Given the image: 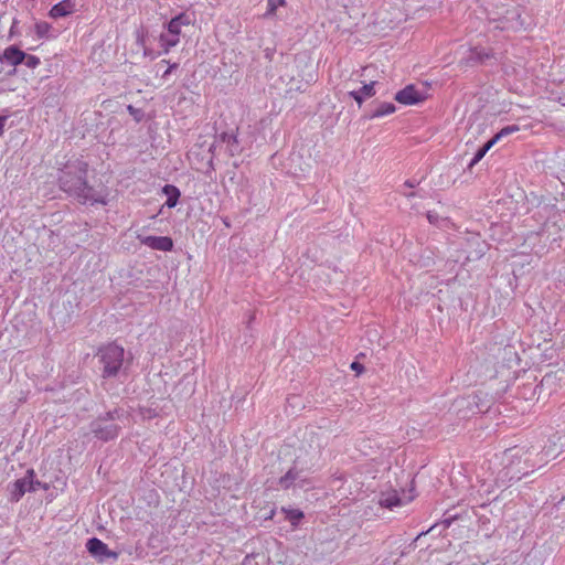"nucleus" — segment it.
Returning <instances> with one entry per match:
<instances>
[{
    "mask_svg": "<svg viewBox=\"0 0 565 565\" xmlns=\"http://www.w3.org/2000/svg\"><path fill=\"white\" fill-rule=\"evenodd\" d=\"M25 53L14 45H10L0 54V63L15 67L23 63Z\"/></svg>",
    "mask_w": 565,
    "mask_h": 565,
    "instance_id": "9d476101",
    "label": "nucleus"
},
{
    "mask_svg": "<svg viewBox=\"0 0 565 565\" xmlns=\"http://www.w3.org/2000/svg\"><path fill=\"white\" fill-rule=\"evenodd\" d=\"M7 120H8V116L0 115V137L3 135Z\"/></svg>",
    "mask_w": 565,
    "mask_h": 565,
    "instance_id": "bb28decb",
    "label": "nucleus"
},
{
    "mask_svg": "<svg viewBox=\"0 0 565 565\" xmlns=\"http://www.w3.org/2000/svg\"><path fill=\"white\" fill-rule=\"evenodd\" d=\"M75 7L76 4L73 0H62L51 8L49 15L52 19L64 18L72 14L75 11Z\"/></svg>",
    "mask_w": 565,
    "mask_h": 565,
    "instance_id": "f8f14e48",
    "label": "nucleus"
},
{
    "mask_svg": "<svg viewBox=\"0 0 565 565\" xmlns=\"http://www.w3.org/2000/svg\"><path fill=\"white\" fill-rule=\"evenodd\" d=\"M125 350L117 344H108L99 351L103 377H115L124 364Z\"/></svg>",
    "mask_w": 565,
    "mask_h": 565,
    "instance_id": "7ed1b4c3",
    "label": "nucleus"
},
{
    "mask_svg": "<svg viewBox=\"0 0 565 565\" xmlns=\"http://www.w3.org/2000/svg\"><path fill=\"white\" fill-rule=\"evenodd\" d=\"M521 15L516 8L507 9L503 15L498 18H493L494 22H498L495 25L497 29L501 30H515L523 25V22L520 20Z\"/></svg>",
    "mask_w": 565,
    "mask_h": 565,
    "instance_id": "423d86ee",
    "label": "nucleus"
},
{
    "mask_svg": "<svg viewBox=\"0 0 565 565\" xmlns=\"http://www.w3.org/2000/svg\"><path fill=\"white\" fill-rule=\"evenodd\" d=\"M34 29L39 38H47L50 35L52 26L45 21H40L35 23Z\"/></svg>",
    "mask_w": 565,
    "mask_h": 565,
    "instance_id": "412c9836",
    "label": "nucleus"
},
{
    "mask_svg": "<svg viewBox=\"0 0 565 565\" xmlns=\"http://www.w3.org/2000/svg\"><path fill=\"white\" fill-rule=\"evenodd\" d=\"M138 239L142 245L156 250L169 252L173 247V241L168 236L138 235Z\"/></svg>",
    "mask_w": 565,
    "mask_h": 565,
    "instance_id": "1a4fd4ad",
    "label": "nucleus"
},
{
    "mask_svg": "<svg viewBox=\"0 0 565 565\" xmlns=\"http://www.w3.org/2000/svg\"><path fill=\"white\" fill-rule=\"evenodd\" d=\"M163 192L167 194L168 199L166 201V205L168 207H174L178 203V200L180 198V191L177 186L167 184L163 186Z\"/></svg>",
    "mask_w": 565,
    "mask_h": 565,
    "instance_id": "f3484780",
    "label": "nucleus"
},
{
    "mask_svg": "<svg viewBox=\"0 0 565 565\" xmlns=\"http://www.w3.org/2000/svg\"><path fill=\"white\" fill-rule=\"evenodd\" d=\"M122 414L115 409L108 412L105 417H99L90 424V430L94 436L104 441L116 438L119 434L120 426L114 423L115 420H121Z\"/></svg>",
    "mask_w": 565,
    "mask_h": 565,
    "instance_id": "20e7f679",
    "label": "nucleus"
},
{
    "mask_svg": "<svg viewBox=\"0 0 565 565\" xmlns=\"http://www.w3.org/2000/svg\"><path fill=\"white\" fill-rule=\"evenodd\" d=\"M190 24H192L191 17L186 13H180L172 18L164 26L170 33L177 35L180 39L182 34V28L189 26Z\"/></svg>",
    "mask_w": 565,
    "mask_h": 565,
    "instance_id": "9b49d317",
    "label": "nucleus"
},
{
    "mask_svg": "<svg viewBox=\"0 0 565 565\" xmlns=\"http://www.w3.org/2000/svg\"><path fill=\"white\" fill-rule=\"evenodd\" d=\"M87 170L88 164L83 160L68 162L61 170L58 177L61 190L81 203L106 204L105 199L97 194L93 186L88 185L86 180Z\"/></svg>",
    "mask_w": 565,
    "mask_h": 565,
    "instance_id": "f257e3e1",
    "label": "nucleus"
},
{
    "mask_svg": "<svg viewBox=\"0 0 565 565\" xmlns=\"http://www.w3.org/2000/svg\"><path fill=\"white\" fill-rule=\"evenodd\" d=\"M279 483L282 488L287 489L292 484H298L302 487L301 480H299V471L296 469H290L285 476H282L279 480Z\"/></svg>",
    "mask_w": 565,
    "mask_h": 565,
    "instance_id": "dca6fc26",
    "label": "nucleus"
},
{
    "mask_svg": "<svg viewBox=\"0 0 565 565\" xmlns=\"http://www.w3.org/2000/svg\"><path fill=\"white\" fill-rule=\"evenodd\" d=\"M426 99V95L415 88L414 85H407L395 95V100L403 105H416Z\"/></svg>",
    "mask_w": 565,
    "mask_h": 565,
    "instance_id": "0eeeda50",
    "label": "nucleus"
},
{
    "mask_svg": "<svg viewBox=\"0 0 565 565\" xmlns=\"http://www.w3.org/2000/svg\"><path fill=\"white\" fill-rule=\"evenodd\" d=\"M180 43V39L170 33L167 29L159 35V44L164 54L169 53L170 50Z\"/></svg>",
    "mask_w": 565,
    "mask_h": 565,
    "instance_id": "2eb2a0df",
    "label": "nucleus"
},
{
    "mask_svg": "<svg viewBox=\"0 0 565 565\" xmlns=\"http://www.w3.org/2000/svg\"><path fill=\"white\" fill-rule=\"evenodd\" d=\"M178 67V64H171L169 66V68L164 72L163 76H167L168 74H170L172 72V70L177 68Z\"/></svg>",
    "mask_w": 565,
    "mask_h": 565,
    "instance_id": "c85d7f7f",
    "label": "nucleus"
},
{
    "mask_svg": "<svg viewBox=\"0 0 565 565\" xmlns=\"http://www.w3.org/2000/svg\"><path fill=\"white\" fill-rule=\"evenodd\" d=\"M489 57H490V54L486 53L483 50L475 49L472 51V58L473 60H477L479 62H483L486 58H489Z\"/></svg>",
    "mask_w": 565,
    "mask_h": 565,
    "instance_id": "a878e982",
    "label": "nucleus"
},
{
    "mask_svg": "<svg viewBox=\"0 0 565 565\" xmlns=\"http://www.w3.org/2000/svg\"><path fill=\"white\" fill-rule=\"evenodd\" d=\"M529 459H524L523 463L527 467Z\"/></svg>",
    "mask_w": 565,
    "mask_h": 565,
    "instance_id": "473e14b6",
    "label": "nucleus"
},
{
    "mask_svg": "<svg viewBox=\"0 0 565 565\" xmlns=\"http://www.w3.org/2000/svg\"><path fill=\"white\" fill-rule=\"evenodd\" d=\"M87 551L95 557L99 558V561H104L106 558L118 557L116 552H113L108 548V546L97 537L89 539L86 543Z\"/></svg>",
    "mask_w": 565,
    "mask_h": 565,
    "instance_id": "6e6552de",
    "label": "nucleus"
},
{
    "mask_svg": "<svg viewBox=\"0 0 565 565\" xmlns=\"http://www.w3.org/2000/svg\"><path fill=\"white\" fill-rule=\"evenodd\" d=\"M222 139L227 142L230 152L234 154L237 151V138L232 134H223Z\"/></svg>",
    "mask_w": 565,
    "mask_h": 565,
    "instance_id": "4be33fe9",
    "label": "nucleus"
},
{
    "mask_svg": "<svg viewBox=\"0 0 565 565\" xmlns=\"http://www.w3.org/2000/svg\"><path fill=\"white\" fill-rule=\"evenodd\" d=\"M519 126L510 125L502 128L498 134H495L490 140L495 145L500 139L519 131Z\"/></svg>",
    "mask_w": 565,
    "mask_h": 565,
    "instance_id": "aec40b11",
    "label": "nucleus"
},
{
    "mask_svg": "<svg viewBox=\"0 0 565 565\" xmlns=\"http://www.w3.org/2000/svg\"><path fill=\"white\" fill-rule=\"evenodd\" d=\"M396 110V107L392 103H380L373 110L371 118H379L386 115H391Z\"/></svg>",
    "mask_w": 565,
    "mask_h": 565,
    "instance_id": "a211bd4d",
    "label": "nucleus"
},
{
    "mask_svg": "<svg viewBox=\"0 0 565 565\" xmlns=\"http://www.w3.org/2000/svg\"><path fill=\"white\" fill-rule=\"evenodd\" d=\"M375 84L376 82L374 81L369 84H364L359 90L349 92V96L358 103L359 107H361L365 98H370L375 95Z\"/></svg>",
    "mask_w": 565,
    "mask_h": 565,
    "instance_id": "4468645a",
    "label": "nucleus"
},
{
    "mask_svg": "<svg viewBox=\"0 0 565 565\" xmlns=\"http://www.w3.org/2000/svg\"><path fill=\"white\" fill-rule=\"evenodd\" d=\"M428 218H429V221L431 222V220H434V216H431L430 214H428Z\"/></svg>",
    "mask_w": 565,
    "mask_h": 565,
    "instance_id": "7c9ffc66",
    "label": "nucleus"
},
{
    "mask_svg": "<svg viewBox=\"0 0 565 565\" xmlns=\"http://www.w3.org/2000/svg\"><path fill=\"white\" fill-rule=\"evenodd\" d=\"M479 162V160H477V158L473 156V158L471 159L470 163H469V168H472L475 164H477Z\"/></svg>",
    "mask_w": 565,
    "mask_h": 565,
    "instance_id": "c756f323",
    "label": "nucleus"
},
{
    "mask_svg": "<svg viewBox=\"0 0 565 565\" xmlns=\"http://www.w3.org/2000/svg\"><path fill=\"white\" fill-rule=\"evenodd\" d=\"M33 471H30L29 477L15 480L8 486L10 492V500L18 502L26 492L35 490L34 481L32 480Z\"/></svg>",
    "mask_w": 565,
    "mask_h": 565,
    "instance_id": "39448f33",
    "label": "nucleus"
},
{
    "mask_svg": "<svg viewBox=\"0 0 565 565\" xmlns=\"http://www.w3.org/2000/svg\"><path fill=\"white\" fill-rule=\"evenodd\" d=\"M41 63L40 58L35 55H29L25 53V60H23V63L29 68H35Z\"/></svg>",
    "mask_w": 565,
    "mask_h": 565,
    "instance_id": "b1692460",
    "label": "nucleus"
},
{
    "mask_svg": "<svg viewBox=\"0 0 565 565\" xmlns=\"http://www.w3.org/2000/svg\"><path fill=\"white\" fill-rule=\"evenodd\" d=\"M282 512L286 514V519L291 523L292 526H297L300 520L303 518V512L298 509L282 508Z\"/></svg>",
    "mask_w": 565,
    "mask_h": 565,
    "instance_id": "6ab92c4d",
    "label": "nucleus"
},
{
    "mask_svg": "<svg viewBox=\"0 0 565 565\" xmlns=\"http://www.w3.org/2000/svg\"><path fill=\"white\" fill-rule=\"evenodd\" d=\"M523 449L514 447L508 449L503 454L502 462L503 469L499 472L497 482L500 486H507L511 481H519L522 477L527 475V470L521 467Z\"/></svg>",
    "mask_w": 565,
    "mask_h": 565,
    "instance_id": "f03ea898",
    "label": "nucleus"
},
{
    "mask_svg": "<svg viewBox=\"0 0 565 565\" xmlns=\"http://www.w3.org/2000/svg\"><path fill=\"white\" fill-rule=\"evenodd\" d=\"M428 218H429V221L431 222V220H434V216H431L430 214H428Z\"/></svg>",
    "mask_w": 565,
    "mask_h": 565,
    "instance_id": "2f4dec72",
    "label": "nucleus"
},
{
    "mask_svg": "<svg viewBox=\"0 0 565 565\" xmlns=\"http://www.w3.org/2000/svg\"><path fill=\"white\" fill-rule=\"evenodd\" d=\"M413 499L412 495H409L407 499L402 498L396 491L382 493L379 503L387 509H393L396 507L404 505L408 501Z\"/></svg>",
    "mask_w": 565,
    "mask_h": 565,
    "instance_id": "ddd939ff",
    "label": "nucleus"
},
{
    "mask_svg": "<svg viewBox=\"0 0 565 565\" xmlns=\"http://www.w3.org/2000/svg\"><path fill=\"white\" fill-rule=\"evenodd\" d=\"M351 369H352L353 371H355L356 373H361V372L363 371V365H362V364H360L359 362H353V363L351 364Z\"/></svg>",
    "mask_w": 565,
    "mask_h": 565,
    "instance_id": "cd10ccee",
    "label": "nucleus"
},
{
    "mask_svg": "<svg viewBox=\"0 0 565 565\" xmlns=\"http://www.w3.org/2000/svg\"><path fill=\"white\" fill-rule=\"evenodd\" d=\"M494 146V143L489 140L487 141L475 154V157L477 158V160H481L486 153Z\"/></svg>",
    "mask_w": 565,
    "mask_h": 565,
    "instance_id": "393cba45",
    "label": "nucleus"
},
{
    "mask_svg": "<svg viewBox=\"0 0 565 565\" xmlns=\"http://www.w3.org/2000/svg\"><path fill=\"white\" fill-rule=\"evenodd\" d=\"M285 4H286L285 0H268V2H267V11L265 13V17L274 15L276 10L279 7H282Z\"/></svg>",
    "mask_w": 565,
    "mask_h": 565,
    "instance_id": "5701e85b",
    "label": "nucleus"
}]
</instances>
